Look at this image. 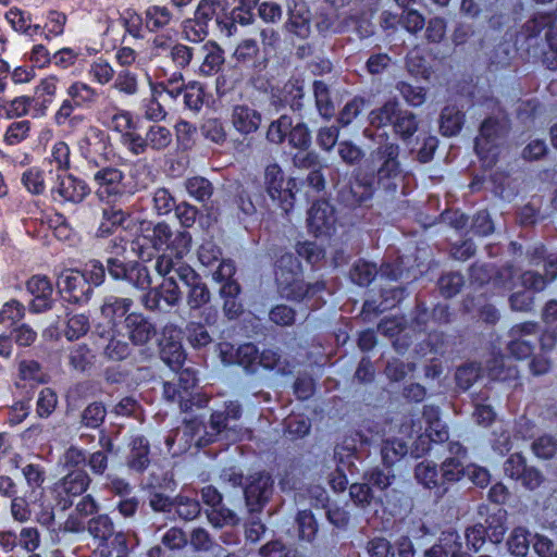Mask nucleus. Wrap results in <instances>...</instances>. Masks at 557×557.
Segmentation results:
<instances>
[{
    "mask_svg": "<svg viewBox=\"0 0 557 557\" xmlns=\"http://www.w3.org/2000/svg\"><path fill=\"white\" fill-rule=\"evenodd\" d=\"M90 329L89 318L84 313L73 314L69 318L65 329V337L69 341L78 339L86 335Z\"/></svg>",
    "mask_w": 557,
    "mask_h": 557,
    "instance_id": "58",
    "label": "nucleus"
},
{
    "mask_svg": "<svg viewBox=\"0 0 557 557\" xmlns=\"http://www.w3.org/2000/svg\"><path fill=\"white\" fill-rule=\"evenodd\" d=\"M261 121V113L251 106L236 104L232 108V125L238 133L243 135H249L257 132Z\"/></svg>",
    "mask_w": 557,
    "mask_h": 557,
    "instance_id": "23",
    "label": "nucleus"
},
{
    "mask_svg": "<svg viewBox=\"0 0 557 557\" xmlns=\"http://www.w3.org/2000/svg\"><path fill=\"white\" fill-rule=\"evenodd\" d=\"M74 110L70 102H62L60 108L57 110L54 114V123L58 126L69 127V128H77L85 122V116L83 114H74Z\"/></svg>",
    "mask_w": 557,
    "mask_h": 557,
    "instance_id": "51",
    "label": "nucleus"
},
{
    "mask_svg": "<svg viewBox=\"0 0 557 557\" xmlns=\"http://www.w3.org/2000/svg\"><path fill=\"white\" fill-rule=\"evenodd\" d=\"M86 529L99 545H107L114 534V522L109 515L100 513L89 519Z\"/></svg>",
    "mask_w": 557,
    "mask_h": 557,
    "instance_id": "30",
    "label": "nucleus"
},
{
    "mask_svg": "<svg viewBox=\"0 0 557 557\" xmlns=\"http://www.w3.org/2000/svg\"><path fill=\"white\" fill-rule=\"evenodd\" d=\"M181 28L183 38L193 44L202 42L209 34L208 26L194 17L185 18L181 24Z\"/></svg>",
    "mask_w": 557,
    "mask_h": 557,
    "instance_id": "49",
    "label": "nucleus"
},
{
    "mask_svg": "<svg viewBox=\"0 0 557 557\" xmlns=\"http://www.w3.org/2000/svg\"><path fill=\"white\" fill-rule=\"evenodd\" d=\"M293 120L290 116L283 114L277 120L272 121L267 131V139L275 145L282 144L289 134Z\"/></svg>",
    "mask_w": 557,
    "mask_h": 557,
    "instance_id": "50",
    "label": "nucleus"
},
{
    "mask_svg": "<svg viewBox=\"0 0 557 557\" xmlns=\"http://www.w3.org/2000/svg\"><path fill=\"white\" fill-rule=\"evenodd\" d=\"M506 510L498 509L495 513L490 515L486 518V525L485 533L491 542L493 543H500L504 539V535L506 533L507 527H506Z\"/></svg>",
    "mask_w": 557,
    "mask_h": 557,
    "instance_id": "41",
    "label": "nucleus"
},
{
    "mask_svg": "<svg viewBox=\"0 0 557 557\" xmlns=\"http://www.w3.org/2000/svg\"><path fill=\"white\" fill-rule=\"evenodd\" d=\"M200 494L202 502L212 508L207 512V517L213 527L221 528L237 524L238 518L236 513L221 505L222 495L214 486L207 485L202 487Z\"/></svg>",
    "mask_w": 557,
    "mask_h": 557,
    "instance_id": "15",
    "label": "nucleus"
},
{
    "mask_svg": "<svg viewBox=\"0 0 557 557\" xmlns=\"http://www.w3.org/2000/svg\"><path fill=\"white\" fill-rule=\"evenodd\" d=\"M313 94L320 115L324 119H331L334 115L335 109L327 85L322 81H315L313 83Z\"/></svg>",
    "mask_w": 557,
    "mask_h": 557,
    "instance_id": "42",
    "label": "nucleus"
},
{
    "mask_svg": "<svg viewBox=\"0 0 557 557\" xmlns=\"http://www.w3.org/2000/svg\"><path fill=\"white\" fill-rule=\"evenodd\" d=\"M66 96L62 102H70L72 109H90L97 103L99 92L87 83L77 81L67 87Z\"/></svg>",
    "mask_w": 557,
    "mask_h": 557,
    "instance_id": "24",
    "label": "nucleus"
},
{
    "mask_svg": "<svg viewBox=\"0 0 557 557\" xmlns=\"http://www.w3.org/2000/svg\"><path fill=\"white\" fill-rule=\"evenodd\" d=\"M34 98L29 96H18L13 99H2L0 102V116L5 119L21 117L28 114Z\"/></svg>",
    "mask_w": 557,
    "mask_h": 557,
    "instance_id": "32",
    "label": "nucleus"
},
{
    "mask_svg": "<svg viewBox=\"0 0 557 557\" xmlns=\"http://www.w3.org/2000/svg\"><path fill=\"white\" fill-rule=\"evenodd\" d=\"M150 463L149 443L144 436H136L131 443L127 467L138 473L144 472Z\"/></svg>",
    "mask_w": 557,
    "mask_h": 557,
    "instance_id": "29",
    "label": "nucleus"
},
{
    "mask_svg": "<svg viewBox=\"0 0 557 557\" xmlns=\"http://www.w3.org/2000/svg\"><path fill=\"white\" fill-rule=\"evenodd\" d=\"M529 535L530 533L524 527L515 528L507 540L509 552L517 557L525 556L530 547Z\"/></svg>",
    "mask_w": 557,
    "mask_h": 557,
    "instance_id": "48",
    "label": "nucleus"
},
{
    "mask_svg": "<svg viewBox=\"0 0 557 557\" xmlns=\"http://www.w3.org/2000/svg\"><path fill=\"white\" fill-rule=\"evenodd\" d=\"M509 352L517 359H524L531 356L537 338V324L524 322L513 325L509 331Z\"/></svg>",
    "mask_w": 557,
    "mask_h": 557,
    "instance_id": "14",
    "label": "nucleus"
},
{
    "mask_svg": "<svg viewBox=\"0 0 557 557\" xmlns=\"http://www.w3.org/2000/svg\"><path fill=\"white\" fill-rule=\"evenodd\" d=\"M26 289L34 297L29 304L32 312L41 313L52 309L54 304L53 285L48 276L33 275L26 282Z\"/></svg>",
    "mask_w": 557,
    "mask_h": 557,
    "instance_id": "18",
    "label": "nucleus"
},
{
    "mask_svg": "<svg viewBox=\"0 0 557 557\" xmlns=\"http://www.w3.org/2000/svg\"><path fill=\"white\" fill-rule=\"evenodd\" d=\"M133 306V299L107 296L101 306V314L107 319L106 326L116 329V321L126 315Z\"/></svg>",
    "mask_w": 557,
    "mask_h": 557,
    "instance_id": "28",
    "label": "nucleus"
},
{
    "mask_svg": "<svg viewBox=\"0 0 557 557\" xmlns=\"http://www.w3.org/2000/svg\"><path fill=\"white\" fill-rule=\"evenodd\" d=\"M264 185L267 193L273 200L287 202L293 198L288 187H285L283 171L278 164L272 163L265 168Z\"/></svg>",
    "mask_w": 557,
    "mask_h": 557,
    "instance_id": "25",
    "label": "nucleus"
},
{
    "mask_svg": "<svg viewBox=\"0 0 557 557\" xmlns=\"http://www.w3.org/2000/svg\"><path fill=\"white\" fill-rule=\"evenodd\" d=\"M88 74L94 82L107 85L114 78L115 71L107 60L98 58L90 64Z\"/></svg>",
    "mask_w": 557,
    "mask_h": 557,
    "instance_id": "56",
    "label": "nucleus"
},
{
    "mask_svg": "<svg viewBox=\"0 0 557 557\" xmlns=\"http://www.w3.org/2000/svg\"><path fill=\"white\" fill-rule=\"evenodd\" d=\"M297 524L299 531V537L307 542L314 540L318 532V523L309 510H301L297 515Z\"/></svg>",
    "mask_w": 557,
    "mask_h": 557,
    "instance_id": "63",
    "label": "nucleus"
},
{
    "mask_svg": "<svg viewBox=\"0 0 557 557\" xmlns=\"http://www.w3.org/2000/svg\"><path fill=\"white\" fill-rule=\"evenodd\" d=\"M96 334L108 341V344L103 348L104 356L113 361H121L126 359L132 351V348L127 342L123 338L117 337V330L113 326H106L103 323L96 325Z\"/></svg>",
    "mask_w": 557,
    "mask_h": 557,
    "instance_id": "21",
    "label": "nucleus"
},
{
    "mask_svg": "<svg viewBox=\"0 0 557 557\" xmlns=\"http://www.w3.org/2000/svg\"><path fill=\"white\" fill-rule=\"evenodd\" d=\"M202 424L197 419L185 420L183 424L171 432L165 438L168 448L173 454H181L188 450L194 444L200 445V431Z\"/></svg>",
    "mask_w": 557,
    "mask_h": 557,
    "instance_id": "16",
    "label": "nucleus"
},
{
    "mask_svg": "<svg viewBox=\"0 0 557 557\" xmlns=\"http://www.w3.org/2000/svg\"><path fill=\"white\" fill-rule=\"evenodd\" d=\"M195 49L182 42H174L171 51L166 57L170 59L174 67L184 70L189 66L194 58Z\"/></svg>",
    "mask_w": 557,
    "mask_h": 557,
    "instance_id": "59",
    "label": "nucleus"
},
{
    "mask_svg": "<svg viewBox=\"0 0 557 557\" xmlns=\"http://www.w3.org/2000/svg\"><path fill=\"white\" fill-rule=\"evenodd\" d=\"M242 416V407L237 401H228L223 411L216 410L211 414L210 426L216 434L231 428V421H237Z\"/></svg>",
    "mask_w": 557,
    "mask_h": 557,
    "instance_id": "31",
    "label": "nucleus"
},
{
    "mask_svg": "<svg viewBox=\"0 0 557 557\" xmlns=\"http://www.w3.org/2000/svg\"><path fill=\"white\" fill-rule=\"evenodd\" d=\"M393 127L395 133L406 141L418 131V121L412 112L399 110L393 122Z\"/></svg>",
    "mask_w": 557,
    "mask_h": 557,
    "instance_id": "39",
    "label": "nucleus"
},
{
    "mask_svg": "<svg viewBox=\"0 0 557 557\" xmlns=\"http://www.w3.org/2000/svg\"><path fill=\"white\" fill-rule=\"evenodd\" d=\"M108 135L97 126H89L78 141V150L86 161V170L98 168L102 161H108Z\"/></svg>",
    "mask_w": 557,
    "mask_h": 557,
    "instance_id": "9",
    "label": "nucleus"
},
{
    "mask_svg": "<svg viewBox=\"0 0 557 557\" xmlns=\"http://www.w3.org/2000/svg\"><path fill=\"white\" fill-rule=\"evenodd\" d=\"M30 132V122L27 120L11 123L4 133V143L15 146L24 141Z\"/></svg>",
    "mask_w": 557,
    "mask_h": 557,
    "instance_id": "64",
    "label": "nucleus"
},
{
    "mask_svg": "<svg viewBox=\"0 0 557 557\" xmlns=\"http://www.w3.org/2000/svg\"><path fill=\"white\" fill-rule=\"evenodd\" d=\"M156 250L170 251L182 259L190 249L191 236L187 231H172L164 222L157 223L147 236Z\"/></svg>",
    "mask_w": 557,
    "mask_h": 557,
    "instance_id": "7",
    "label": "nucleus"
},
{
    "mask_svg": "<svg viewBox=\"0 0 557 557\" xmlns=\"http://www.w3.org/2000/svg\"><path fill=\"white\" fill-rule=\"evenodd\" d=\"M273 492V481L267 473H256L250 476L249 484L244 491L246 506L252 512H260L269 502Z\"/></svg>",
    "mask_w": 557,
    "mask_h": 557,
    "instance_id": "17",
    "label": "nucleus"
},
{
    "mask_svg": "<svg viewBox=\"0 0 557 557\" xmlns=\"http://www.w3.org/2000/svg\"><path fill=\"white\" fill-rule=\"evenodd\" d=\"M177 17L165 4H149L144 11L143 22L150 33H160L172 28Z\"/></svg>",
    "mask_w": 557,
    "mask_h": 557,
    "instance_id": "22",
    "label": "nucleus"
},
{
    "mask_svg": "<svg viewBox=\"0 0 557 557\" xmlns=\"http://www.w3.org/2000/svg\"><path fill=\"white\" fill-rule=\"evenodd\" d=\"M463 113L456 107L447 106L441 114L440 128L444 136L457 135L463 124Z\"/></svg>",
    "mask_w": 557,
    "mask_h": 557,
    "instance_id": "37",
    "label": "nucleus"
},
{
    "mask_svg": "<svg viewBox=\"0 0 557 557\" xmlns=\"http://www.w3.org/2000/svg\"><path fill=\"white\" fill-rule=\"evenodd\" d=\"M161 359L172 369H180L185 361V352L180 341H160Z\"/></svg>",
    "mask_w": 557,
    "mask_h": 557,
    "instance_id": "34",
    "label": "nucleus"
},
{
    "mask_svg": "<svg viewBox=\"0 0 557 557\" xmlns=\"http://www.w3.org/2000/svg\"><path fill=\"white\" fill-rule=\"evenodd\" d=\"M124 324L127 337L135 346H144L157 335L156 325L141 313L127 314Z\"/></svg>",
    "mask_w": 557,
    "mask_h": 557,
    "instance_id": "20",
    "label": "nucleus"
},
{
    "mask_svg": "<svg viewBox=\"0 0 557 557\" xmlns=\"http://www.w3.org/2000/svg\"><path fill=\"white\" fill-rule=\"evenodd\" d=\"M376 188L379 187L373 178L368 175V171L359 169L354 175L349 187L342 191V197L348 206H361L372 198Z\"/></svg>",
    "mask_w": 557,
    "mask_h": 557,
    "instance_id": "19",
    "label": "nucleus"
},
{
    "mask_svg": "<svg viewBox=\"0 0 557 557\" xmlns=\"http://www.w3.org/2000/svg\"><path fill=\"white\" fill-rule=\"evenodd\" d=\"M4 18L15 33L24 36L33 37L41 30L39 24H33L32 14L18 7L10 8Z\"/></svg>",
    "mask_w": 557,
    "mask_h": 557,
    "instance_id": "27",
    "label": "nucleus"
},
{
    "mask_svg": "<svg viewBox=\"0 0 557 557\" xmlns=\"http://www.w3.org/2000/svg\"><path fill=\"white\" fill-rule=\"evenodd\" d=\"M377 273L379 271L374 263L358 261L350 272V277L356 284L367 286L374 280Z\"/></svg>",
    "mask_w": 557,
    "mask_h": 557,
    "instance_id": "62",
    "label": "nucleus"
},
{
    "mask_svg": "<svg viewBox=\"0 0 557 557\" xmlns=\"http://www.w3.org/2000/svg\"><path fill=\"white\" fill-rule=\"evenodd\" d=\"M184 186L188 195L199 202L209 200L213 193L212 184L207 178L201 176L187 178L184 183Z\"/></svg>",
    "mask_w": 557,
    "mask_h": 557,
    "instance_id": "43",
    "label": "nucleus"
},
{
    "mask_svg": "<svg viewBox=\"0 0 557 557\" xmlns=\"http://www.w3.org/2000/svg\"><path fill=\"white\" fill-rule=\"evenodd\" d=\"M285 30L300 39L309 37L310 13L304 3H296L293 9L288 10V18L284 25Z\"/></svg>",
    "mask_w": 557,
    "mask_h": 557,
    "instance_id": "26",
    "label": "nucleus"
},
{
    "mask_svg": "<svg viewBox=\"0 0 557 557\" xmlns=\"http://www.w3.org/2000/svg\"><path fill=\"white\" fill-rule=\"evenodd\" d=\"M275 283L281 297L301 301L324 289L322 282L306 284L299 259L292 252L281 255L275 263Z\"/></svg>",
    "mask_w": 557,
    "mask_h": 557,
    "instance_id": "1",
    "label": "nucleus"
},
{
    "mask_svg": "<svg viewBox=\"0 0 557 557\" xmlns=\"http://www.w3.org/2000/svg\"><path fill=\"white\" fill-rule=\"evenodd\" d=\"M107 271L113 280L126 281L139 289H147L151 285L148 269L137 262L126 263L119 258H109Z\"/></svg>",
    "mask_w": 557,
    "mask_h": 557,
    "instance_id": "10",
    "label": "nucleus"
},
{
    "mask_svg": "<svg viewBox=\"0 0 557 557\" xmlns=\"http://www.w3.org/2000/svg\"><path fill=\"white\" fill-rule=\"evenodd\" d=\"M107 162L102 161L98 168H89L87 172L96 186L97 198L108 205H117L128 198L132 193L125 184L124 172Z\"/></svg>",
    "mask_w": 557,
    "mask_h": 557,
    "instance_id": "2",
    "label": "nucleus"
},
{
    "mask_svg": "<svg viewBox=\"0 0 557 557\" xmlns=\"http://www.w3.org/2000/svg\"><path fill=\"white\" fill-rule=\"evenodd\" d=\"M57 284L60 292L67 294L73 302H87L92 295V287L79 270L63 269L57 274Z\"/></svg>",
    "mask_w": 557,
    "mask_h": 557,
    "instance_id": "13",
    "label": "nucleus"
},
{
    "mask_svg": "<svg viewBox=\"0 0 557 557\" xmlns=\"http://www.w3.org/2000/svg\"><path fill=\"white\" fill-rule=\"evenodd\" d=\"M398 111V102L396 100H388L382 107L370 112L369 122L375 127L385 126L394 122Z\"/></svg>",
    "mask_w": 557,
    "mask_h": 557,
    "instance_id": "44",
    "label": "nucleus"
},
{
    "mask_svg": "<svg viewBox=\"0 0 557 557\" xmlns=\"http://www.w3.org/2000/svg\"><path fill=\"white\" fill-rule=\"evenodd\" d=\"M146 145L153 151H163L169 148L173 141L172 132L160 124H153L145 133Z\"/></svg>",
    "mask_w": 557,
    "mask_h": 557,
    "instance_id": "33",
    "label": "nucleus"
},
{
    "mask_svg": "<svg viewBox=\"0 0 557 557\" xmlns=\"http://www.w3.org/2000/svg\"><path fill=\"white\" fill-rule=\"evenodd\" d=\"M178 276L171 275L163 278V282L157 287L161 298L169 305L175 306L181 300V286Z\"/></svg>",
    "mask_w": 557,
    "mask_h": 557,
    "instance_id": "53",
    "label": "nucleus"
},
{
    "mask_svg": "<svg viewBox=\"0 0 557 557\" xmlns=\"http://www.w3.org/2000/svg\"><path fill=\"white\" fill-rule=\"evenodd\" d=\"M184 288H186L187 305L196 310L210 301V290L199 274L190 267H181L175 271Z\"/></svg>",
    "mask_w": 557,
    "mask_h": 557,
    "instance_id": "12",
    "label": "nucleus"
},
{
    "mask_svg": "<svg viewBox=\"0 0 557 557\" xmlns=\"http://www.w3.org/2000/svg\"><path fill=\"white\" fill-rule=\"evenodd\" d=\"M107 416V409L100 401L89 404L81 414V422L83 425L91 429L100 426Z\"/></svg>",
    "mask_w": 557,
    "mask_h": 557,
    "instance_id": "54",
    "label": "nucleus"
},
{
    "mask_svg": "<svg viewBox=\"0 0 557 557\" xmlns=\"http://www.w3.org/2000/svg\"><path fill=\"white\" fill-rule=\"evenodd\" d=\"M91 478L84 469L70 470L52 486L55 505L65 511L89 488Z\"/></svg>",
    "mask_w": 557,
    "mask_h": 557,
    "instance_id": "6",
    "label": "nucleus"
},
{
    "mask_svg": "<svg viewBox=\"0 0 557 557\" xmlns=\"http://www.w3.org/2000/svg\"><path fill=\"white\" fill-rule=\"evenodd\" d=\"M335 225L336 215L334 207L325 200L313 202L308 210L307 216L309 233L315 237H329L335 232Z\"/></svg>",
    "mask_w": 557,
    "mask_h": 557,
    "instance_id": "11",
    "label": "nucleus"
},
{
    "mask_svg": "<svg viewBox=\"0 0 557 557\" xmlns=\"http://www.w3.org/2000/svg\"><path fill=\"white\" fill-rule=\"evenodd\" d=\"M114 82L112 87L125 95V96H135L139 90L138 77L137 74L129 71L128 69H123L117 72L114 76Z\"/></svg>",
    "mask_w": 557,
    "mask_h": 557,
    "instance_id": "46",
    "label": "nucleus"
},
{
    "mask_svg": "<svg viewBox=\"0 0 557 557\" xmlns=\"http://www.w3.org/2000/svg\"><path fill=\"white\" fill-rule=\"evenodd\" d=\"M414 478L428 488L440 487L441 478L436 466L431 461H421L414 468Z\"/></svg>",
    "mask_w": 557,
    "mask_h": 557,
    "instance_id": "47",
    "label": "nucleus"
},
{
    "mask_svg": "<svg viewBox=\"0 0 557 557\" xmlns=\"http://www.w3.org/2000/svg\"><path fill=\"white\" fill-rule=\"evenodd\" d=\"M531 449L539 459H552L557 454V438L548 434L541 435L532 442Z\"/></svg>",
    "mask_w": 557,
    "mask_h": 557,
    "instance_id": "52",
    "label": "nucleus"
},
{
    "mask_svg": "<svg viewBox=\"0 0 557 557\" xmlns=\"http://www.w3.org/2000/svg\"><path fill=\"white\" fill-rule=\"evenodd\" d=\"M408 453V445L399 438L385 440L382 444L381 454L383 462L391 467Z\"/></svg>",
    "mask_w": 557,
    "mask_h": 557,
    "instance_id": "40",
    "label": "nucleus"
},
{
    "mask_svg": "<svg viewBox=\"0 0 557 557\" xmlns=\"http://www.w3.org/2000/svg\"><path fill=\"white\" fill-rule=\"evenodd\" d=\"M163 397L168 403L177 404L184 412L193 407L202 408L209 403V397L197 392V377L193 369H183L176 381L164 382Z\"/></svg>",
    "mask_w": 557,
    "mask_h": 557,
    "instance_id": "4",
    "label": "nucleus"
},
{
    "mask_svg": "<svg viewBox=\"0 0 557 557\" xmlns=\"http://www.w3.org/2000/svg\"><path fill=\"white\" fill-rule=\"evenodd\" d=\"M22 184L33 195H41L46 190L45 173L38 168H30L22 175Z\"/></svg>",
    "mask_w": 557,
    "mask_h": 557,
    "instance_id": "61",
    "label": "nucleus"
},
{
    "mask_svg": "<svg viewBox=\"0 0 557 557\" xmlns=\"http://www.w3.org/2000/svg\"><path fill=\"white\" fill-rule=\"evenodd\" d=\"M384 138V143L371 153L373 161L377 164L376 171H368V175L373 178L379 188L385 190H395L396 180L401 173L400 162L398 160L400 148L398 144L388 141V135L383 133L379 135Z\"/></svg>",
    "mask_w": 557,
    "mask_h": 557,
    "instance_id": "3",
    "label": "nucleus"
},
{
    "mask_svg": "<svg viewBox=\"0 0 557 557\" xmlns=\"http://www.w3.org/2000/svg\"><path fill=\"white\" fill-rule=\"evenodd\" d=\"M465 474V468L459 458H446L441 467V486L444 483H451L459 481Z\"/></svg>",
    "mask_w": 557,
    "mask_h": 557,
    "instance_id": "60",
    "label": "nucleus"
},
{
    "mask_svg": "<svg viewBox=\"0 0 557 557\" xmlns=\"http://www.w3.org/2000/svg\"><path fill=\"white\" fill-rule=\"evenodd\" d=\"M92 360L94 355L86 344H78L70 350V364L77 371L87 370L92 364Z\"/></svg>",
    "mask_w": 557,
    "mask_h": 557,
    "instance_id": "57",
    "label": "nucleus"
},
{
    "mask_svg": "<svg viewBox=\"0 0 557 557\" xmlns=\"http://www.w3.org/2000/svg\"><path fill=\"white\" fill-rule=\"evenodd\" d=\"M90 194L87 183L67 172L55 173L50 188L53 201L73 205L81 203Z\"/></svg>",
    "mask_w": 557,
    "mask_h": 557,
    "instance_id": "8",
    "label": "nucleus"
},
{
    "mask_svg": "<svg viewBox=\"0 0 557 557\" xmlns=\"http://www.w3.org/2000/svg\"><path fill=\"white\" fill-rule=\"evenodd\" d=\"M126 220V213L121 209L112 205L110 208L102 210V221L99 225L98 232L101 235L110 234L112 227L122 225Z\"/></svg>",
    "mask_w": 557,
    "mask_h": 557,
    "instance_id": "55",
    "label": "nucleus"
},
{
    "mask_svg": "<svg viewBox=\"0 0 557 557\" xmlns=\"http://www.w3.org/2000/svg\"><path fill=\"white\" fill-rule=\"evenodd\" d=\"M528 257L531 265H539L541 262H544L547 281H553L557 277V253L546 257L544 246L539 245L528 250Z\"/></svg>",
    "mask_w": 557,
    "mask_h": 557,
    "instance_id": "36",
    "label": "nucleus"
},
{
    "mask_svg": "<svg viewBox=\"0 0 557 557\" xmlns=\"http://www.w3.org/2000/svg\"><path fill=\"white\" fill-rule=\"evenodd\" d=\"M258 366L280 373L290 372V364L282 358L276 348H267L259 352Z\"/></svg>",
    "mask_w": 557,
    "mask_h": 557,
    "instance_id": "45",
    "label": "nucleus"
},
{
    "mask_svg": "<svg viewBox=\"0 0 557 557\" xmlns=\"http://www.w3.org/2000/svg\"><path fill=\"white\" fill-rule=\"evenodd\" d=\"M48 162L54 169L50 173H63L71 169V148L65 141H57L52 145Z\"/></svg>",
    "mask_w": 557,
    "mask_h": 557,
    "instance_id": "35",
    "label": "nucleus"
},
{
    "mask_svg": "<svg viewBox=\"0 0 557 557\" xmlns=\"http://www.w3.org/2000/svg\"><path fill=\"white\" fill-rule=\"evenodd\" d=\"M508 131L509 123L506 116L487 117L482 122L474 147L485 166L491 168L497 162Z\"/></svg>",
    "mask_w": 557,
    "mask_h": 557,
    "instance_id": "5",
    "label": "nucleus"
},
{
    "mask_svg": "<svg viewBox=\"0 0 557 557\" xmlns=\"http://www.w3.org/2000/svg\"><path fill=\"white\" fill-rule=\"evenodd\" d=\"M203 49L206 50V54L199 67V72L205 76H211L218 73L224 63L223 51L220 49V47L212 42L206 44Z\"/></svg>",
    "mask_w": 557,
    "mask_h": 557,
    "instance_id": "38",
    "label": "nucleus"
}]
</instances>
